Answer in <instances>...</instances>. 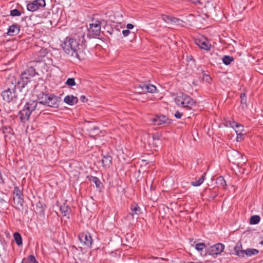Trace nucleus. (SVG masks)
Listing matches in <instances>:
<instances>
[{
	"label": "nucleus",
	"instance_id": "nucleus-1",
	"mask_svg": "<svg viewBox=\"0 0 263 263\" xmlns=\"http://www.w3.org/2000/svg\"><path fill=\"white\" fill-rule=\"evenodd\" d=\"M85 30H86V28H79L77 34H75L73 38L66 40L62 45L64 52L73 60L77 59L81 61L86 58V55L83 51L86 42Z\"/></svg>",
	"mask_w": 263,
	"mask_h": 263
},
{
	"label": "nucleus",
	"instance_id": "nucleus-2",
	"mask_svg": "<svg viewBox=\"0 0 263 263\" xmlns=\"http://www.w3.org/2000/svg\"><path fill=\"white\" fill-rule=\"evenodd\" d=\"M6 86L7 89L2 93V96L4 100L6 102L17 103L21 101L24 99L25 93H22V89L19 88L20 93L16 92V89L17 88L16 80L13 77L8 78L6 81Z\"/></svg>",
	"mask_w": 263,
	"mask_h": 263
},
{
	"label": "nucleus",
	"instance_id": "nucleus-3",
	"mask_svg": "<svg viewBox=\"0 0 263 263\" xmlns=\"http://www.w3.org/2000/svg\"><path fill=\"white\" fill-rule=\"evenodd\" d=\"M36 97L39 104L53 108L59 106V98L53 93L41 92L37 94Z\"/></svg>",
	"mask_w": 263,
	"mask_h": 263
},
{
	"label": "nucleus",
	"instance_id": "nucleus-4",
	"mask_svg": "<svg viewBox=\"0 0 263 263\" xmlns=\"http://www.w3.org/2000/svg\"><path fill=\"white\" fill-rule=\"evenodd\" d=\"M37 73L34 68L32 67H29L21 75V79L20 80L16 81L17 88H24L27 83L31 81L32 78Z\"/></svg>",
	"mask_w": 263,
	"mask_h": 263
},
{
	"label": "nucleus",
	"instance_id": "nucleus-5",
	"mask_svg": "<svg viewBox=\"0 0 263 263\" xmlns=\"http://www.w3.org/2000/svg\"><path fill=\"white\" fill-rule=\"evenodd\" d=\"M175 101L178 106H181L186 109H191L195 104V101L191 97L183 93L177 95Z\"/></svg>",
	"mask_w": 263,
	"mask_h": 263
},
{
	"label": "nucleus",
	"instance_id": "nucleus-6",
	"mask_svg": "<svg viewBox=\"0 0 263 263\" xmlns=\"http://www.w3.org/2000/svg\"><path fill=\"white\" fill-rule=\"evenodd\" d=\"M88 37H96L100 34L101 23L98 20L93 21V22L89 24V27L87 28Z\"/></svg>",
	"mask_w": 263,
	"mask_h": 263
},
{
	"label": "nucleus",
	"instance_id": "nucleus-7",
	"mask_svg": "<svg viewBox=\"0 0 263 263\" xmlns=\"http://www.w3.org/2000/svg\"><path fill=\"white\" fill-rule=\"evenodd\" d=\"M152 121L155 125H162L163 126L169 125L172 123L171 119L161 115H156L152 119Z\"/></svg>",
	"mask_w": 263,
	"mask_h": 263
},
{
	"label": "nucleus",
	"instance_id": "nucleus-8",
	"mask_svg": "<svg viewBox=\"0 0 263 263\" xmlns=\"http://www.w3.org/2000/svg\"><path fill=\"white\" fill-rule=\"evenodd\" d=\"M45 0H35L27 4V9L29 11L34 12L41 8L45 7Z\"/></svg>",
	"mask_w": 263,
	"mask_h": 263
},
{
	"label": "nucleus",
	"instance_id": "nucleus-9",
	"mask_svg": "<svg viewBox=\"0 0 263 263\" xmlns=\"http://www.w3.org/2000/svg\"><path fill=\"white\" fill-rule=\"evenodd\" d=\"M80 242L85 247L90 248L92 243V238L88 232L81 233L79 235Z\"/></svg>",
	"mask_w": 263,
	"mask_h": 263
},
{
	"label": "nucleus",
	"instance_id": "nucleus-10",
	"mask_svg": "<svg viewBox=\"0 0 263 263\" xmlns=\"http://www.w3.org/2000/svg\"><path fill=\"white\" fill-rule=\"evenodd\" d=\"M224 249V245L221 243H217L209 248L208 253L211 256H215L220 254Z\"/></svg>",
	"mask_w": 263,
	"mask_h": 263
},
{
	"label": "nucleus",
	"instance_id": "nucleus-11",
	"mask_svg": "<svg viewBox=\"0 0 263 263\" xmlns=\"http://www.w3.org/2000/svg\"><path fill=\"white\" fill-rule=\"evenodd\" d=\"M227 156L229 160L234 164H239L240 159H242L241 154L235 150L228 152Z\"/></svg>",
	"mask_w": 263,
	"mask_h": 263
},
{
	"label": "nucleus",
	"instance_id": "nucleus-12",
	"mask_svg": "<svg viewBox=\"0 0 263 263\" xmlns=\"http://www.w3.org/2000/svg\"><path fill=\"white\" fill-rule=\"evenodd\" d=\"M162 19L167 23H171L172 24H176L179 26H183L184 22L178 18L173 17L170 15H162Z\"/></svg>",
	"mask_w": 263,
	"mask_h": 263
},
{
	"label": "nucleus",
	"instance_id": "nucleus-13",
	"mask_svg": "<svg viewBox=\"0 0 263 263\" xmlns=\"http://www.w3.org/2000/svg\"><path fill=\"white\" fill-rule=\"evenodd\" d=\"M40 105L41 104H39V101L36 102V101L30 100L26 103L24 108L28 111H30L31 114L33 111L41 110Z\"/></svg>",
	"mask_w": 263,
	"mask_h": 263
},
{
	"label": "nucleus",
	"instance_id": "nucleus-14",
	"mask_svg": "<svg viewBox=\"0 0 263 263\" xmlns=\"http://www.w3.org/2000/svg\"><path fill=\"white\" fill-rule=\"evenodd\" d=\"M141 91V92H144V93L150 92L154 93L156 91V87L150 84L142 82L140 84Z\"/></svg>",
	"mask_w": 263,
	"mask_h": 263
},
{
	"label": "nucleus",
	"instance_id": "nucleus-15",
	"mask_svg": "<svg viewBox=\"0 0 263 263\" xmlns=\"http://www.w3.org/2000/svg\"><path fill=\"white\" fill-rule=\"evenodd\" d=\"M196 44L199 46L202 49H204L206 51H209L211 48V45L209 43V42L204 39V40H202L200 39H198L195 41Z\"/></svg>",
	"mask_w": 263,
	"mask_h": 263
},
{
	"label": "nucleus",
	"instance_id": "nucleus-16",
	"mask_svg": "<svg viewBox=\"0 0 263 263\" xmlns=\"http://www.w3.org/2000/svg\"><path fill=\"white\" fill-rule=\"evenodd\" d=\"M31 113L30 111H28L25 108H23L20 111L18 115L20 121L22 123H25L27 121L30 116Z\"/></svg>",
	"mask_w": 263,
	"mask_h": 263
},
{
	"label": "nucleus",
	"instance_id": "nucleus-17",
	"mask_svg": "<svg viewBox=\"0 0 263 263\" xmlns=\"http://www.w3.org/2000/svg\"><path fill=\"white\" fill-rule=\"evenodd\" d=\"M45 208V205L43 203L39 201L36 203L35 212L37 214H39L40 215H44Z\"/></svg>",
	"mask_w": 263,
	"mask_h": 263
},
{
	"label": "nucleus",
	"instance_id": "nucleus-18",
	"mask_svg": "<svg viewBox=\"0 0 263 263\" xmlns=\"http://www.w3.org/2000/svg\"><path fill=\"white\" fill-rule=\"evenodd\" d=\"M20 30L18 25L13 24L10 26L8 30L7 34L9 35H15L19 33Z\"/></svg>",
	"mask_w": 263,
	"mask_h": 263
},
{
	"label": "nucleus",
	"instance_id": "nucleus-19",
	"mask_svg": "<svg viewBox=\"0 0 263 263\" xmlns=\"http://www.w3.org/2000/svg\"><path fill=\"white\" fill-rule=\"evenodd\" d=\"M64 102H65L66 104L70 105H73L76 103H77L78 101V99L77 97H74L72 95L66 96L64 99Z\"/></svg>",
	"mask_w": 263,
	"mask_h": 263
},
{
	"label": "nucleus",
	"instance_id": "nucleus-20",
	"mask_svg": "<svg viewBox=\"0 0 263 263\" xmlns=\"http://www.w3.org/2000/svg\"><path fill=\"white\" fill-rule=\"evenodd\" d=\"M102 163L104 167H109L112 164V157L108 155L103 156L102 159Z\"/></svg>",
	"mask_w": 263,
	"mask_h": 263
},
{
	"label": "nucleus",
	"instance_id": "nucleus-21",
	"mask_svg": "<svg viewBox=\"0 0 263 263\" xmlns=\"http://www.w3.org/2000/svg\"><path fill=\"white\" fill-rule=\"evenodd\" d=\"M60 210L63 215V216L67 217L68 219H69V215L71 213L70 208L67 205L64 204L60 207Z\"/></svg>",
	"mask_w": 263,
	"mask_h": 263
},
{
	"label": "nucleus",
	"instance_id": "nucleus-22",
	"mask_svg": "<svg viewBox=\"0 0 263 263\" xmlns=\"http://www.w3.org/2000/svg\"><path fill=\"white\" fill-rule=\"evenodd\" d=\"M235 254L239 257H243L242 244L241 242H238L234 247Z\"/></svg>",
	"mask_w": 263,
	"mask_h": 263
},
{
	"label": "nucleus",
	"instance_id": "nucleus-23",
	"mask_svg": "<svg viewBox=\"0 0 263 263\" xmlns=\"http://www.w3.org/2000/svg\"><path fill=\"white\" fill-rule=\"evenodd\" d=\"M130 210L132 212L130 214L134 217V215H139L141 213V208L136 204L133 203L130 205Z\"/></svg>",
	"mask_w": 263,
	"mask_h": 263
},
{
	"label": "nucleus",
	"instance_id": "nucleus-24",
	"mask_svg": "<svg viewBox=\"0 0 263 263\" xmlns=\"http://www.w3.org/2000/svg\"><path fill=\"white\" fill-rule=\"evenodd\" d=\"M216 183L218 187L224 189L227 185L226 181L223 176L218 177L216 180Z\"/></svg>",
	"mask_w": 263,
	"mask_h": 263
},
{
	"label": "nucleus",
	"instance_id": "nucleus-25",
	"mask_svg": "<svg viewBox=\"0 0 263 263\" xmlns=\"http://www.w3.org/2000/svg\"><path fill=\"white\" fill-rule=\"evenodd\" d=\"M87 178L90 181L94 183L97 187L100 188L101 187L102 183L98 177L92 176H88Z\"/></svg>",
	"mask_w": 263,
	"mask_h": 263
},
{
	"label": "nucleus",
	"instance_id": "nucleus-26",
	"mask_svg": "<svg viewBox=\"0 0 263 263\" xmlns=\"http://www.w3.org/2000/svg\"><path fill=\"white\" fill-rule=\"evenodd\" d=\"M258 250L255 249H247L245 250H244V251H243V257L245 256V255H246L247 256L256 255L258 253Z\"/></svg>",
	"mask_w": 263,
	"mask_h": 263
},
{
	"label": "nucleus",
	"instance_id": "nucleus-27",
	"mask_svg": "<svg viewBox=\"0 0 263 263\" xmlns=\"http://www.w3.org/2000/svg\"><path fill=\"white\" fill-rule=\"evenodd\" d=\"M205 173L202 175V176L197 181L191 182V184L194 186H198L200 185L205 180Z\"/></svg>",
	"mask_w": 263,
	"mask_h": 263
},
{
	"label": "nucleus",
	"instance_id": "nucleus-28",
	"mask_svg": "<svg viewBox=\"0 0 263 263\" xmlns=\"http://www.w3.org/2000/svg\"><path fill=\"white\" fill-rule=\"evenodd\" d=\"M14 239L18 246L22 244V238L21 234L18 232H15L13 234Z\"/></svg>",
	"mask_w": 263,
	"mask_h": 263
},
{
	"label": "nucleus",
	"instance_id": "nucleus-29",
	"mask_svg": "<svg viewBox=\"0 0 263 263\" xmlns=\"http://www.w3.org/2000/svg\"><path fill=\"white\" fill-rule=\"evenodd\" d=\"M234 60V58L229 55H224L222 58V62L226 65H229Z\"/></svg>",
	"mask_w": 263,
	"mask_h": 263
},
{
	"label": "nucleus",
	"instance_id": "nucleus-30",
	"mask_svg": "<svg viewBox=\"0 0 263 263\" xmlns=\"http://www.w3.org/2000/svg\"><path fill=\"white\" fill-rule=\"evenodd\" d=\"M2 130L4 134L9 135H14V132L10 126H4L2 127Z\"/></svg>",
	"mask_w": 263,
	"mask_h": 263
},
{
	"label": "nucleus",
	"instance_id": "nucleus-31",
	"mask_svg": "<svg viewBox=\"0 0 263 263\" xmlns=\"http://www.w3.org/2000/svg\"><path fill=\"white\" fill-rule=\"evenodd\" d=\"M260 220V218L258 215H253L251 217L250 220V223L251 224H256L259 223Z\"/></svg>",
	"mask_w": 263,
	"mask_h": 263
},
{
	"label": "nucleus",
	"instance_id": "nucleus-32",
	"mask_svg": "<svg viewBox=\"0 0 263 263\" xmlns=\"http://www.w3.org/2000/svg\"><path fill=\"white\" fill-rule=\"evenodd\" d=\"M13 200L14 202L16 203L17 205L23 206L24 203V199L23 197H14Z\"/></svg>",
	"mask_w": 263,
	"mask_h": 263
},
{
	"label": "nucleus",
	"instance_id": "nucleus-33",
	"mask_svg": "<svg viewBox=\"0 0 263 263\" xmlns=\"http://www.w3.org/2000/svg\"><path fill=\"white\" fill-rule=\"evenodd\" d=\"M241 104H242V108L247 106V96L245 93H242L240 95Z\"/></svg>",
	"mask_w": 263,
	"mask_h": 263
},
{
	"label": "nucleus",
	"instance_id": "nucleus-34",
	"mask_svg": "<svg viewBox=\"0 0 263 263\" xmlns=\"http://www.w3.org/2000/svg\"><path fill=\"white\" fill-rule=\"evenodd\" d=\"M13 194L15 196L14 197H23V193L18 186L14 187Z\"/></svg>",
	"mask_w": 263,
	"mask_h": 263
},
{
	"label": "nucleus",
	"instance_id": "nucleus-35",
	"mask_svg": "<svg viewBox=\"0 0 263 263\" xmlns=\"http://www.w3.org/2000/svg\"><path fill=\"white\" fill-rule=\"evenodd\" d=\"M230 125L231 126V127H232V128H233L234 129L236 128H241L242 129L243 128V126L241 125V124L235 122V121H230Z\"/></svg>",
	"mask_w": 263,
	"mask_h": 263
},
{
	"label": "nucleus",
	"instance_id": "nucleus-36",
	"mask_svg": "<svg viewBox=\"0 0 263 263\" xmlns=\"http://www.w3.org/2000/svg\"><path fill=\"white\" fill-rule=\"evenodd\" d=\"M195 247L197 250L201 251L205 248V245L203 243H197Z\"/></svg>",
	"mask_w": 263,
	"mask_h": 263
},
{
	"label": "nucleus",
	"instance_id": "nucleus-37",
	"mask_svg": "<svg viewBox=\"0 0 263 263\" xmlns=\"http://www.w3.org/2000/svg\"><path fill=\"white\" fill-rule=\"evenodd\" d=\"M21 14V12L17 9H14L10 11V15L12 16H18Z\"/></svg>",
	"mask_w": 263,
	"mask_h": 263
},
{
	"label": "nucleus",
	"instance_id": "nucleus-38",
	"mask_svg": "<svg viewBox=\"0 0 263 263\" xmlns=\"http://www.w3.org/2000/svg\"><path fill=\"white\" fill-rule=\"evenodd\" d=\"M65 83L69 86H74L76 85L75 80L74 78H68Z\"/></svg>",
	"mask_w": 263,
	"mask_h": 263
},
{
	"label": "nucleus",
	"instance_id": "nucleus-39",
	"mask_svg": "<svg viewBox=\"0 0 263 263\" xmlns=\"http://www.w3.org/2000/svg\"><path fill=\"white\" fill-rule=\"evenodd\" d=\"M28 260V262L29 263H38L34 256L33 255H30L28 256V258H27Z\"/></svg>",
	"mask_w": 263,
	"mask_h": 263
},
{
	"label": "nucleus",
	"instance_id": "nucleus-40",
	"mask_svg": "<svg viewBox=\"0 0 263 263\" xmlns=\"http://www.w3.org/2000/svg\"><path fill=\"white\" fill-rule=\"evenodd\" d=\"M235 132L237 134V141H238V138H239V136H243L244 134L243 133H242V132L243 130V128L242 129L241 128H236L235 129Z\"/></svg>",
	"mask_w": 263,
	"mask_h": 263
},
{
	"label": "nucleus",
	"instance_id": "nucleus-41",
	"mask_svg": "<svg viewBox=\"0 0 263 263\" xmlns=\"http://www.w3.org/2000/svg\"><path fill=\"white\" fill-rule=\"evenodd\" d=\"M161 135L159 133H156L153 135V138L154 140H158L160 139Z\"/></svg>",
	"mask_w": 263,
	"mask_h": 263
},
{
	"label": "nucleus",
	"instance_id": "nucleus-42",
	"mask_svg": "<svg viewBox=\"0 0 263 263\" xmlns=\"http://www.w3.org/2000/svg\"><path fill=\"white\" fill-rule=\"evenodd\" d=\"M203 78L205 81H206L208 83H209L211 80L210 77L206 74H203Z\"/></svg>",
	"mask_w": 263,
	"mask_h": 263
},
{
	"label": "nucleus",
	"instance_id": "nucleus-43",
	"mask_svg": "<svg viewBox=\"0 0 263 263\" xmlns=\"http://www.w3.org/2000/svg\"><path fill=\"white\" fill-rule=\"evenodd\" d=\"M182 116V114L177 111L175 112L174 116L177 119H180Z\"/></svg>",
	"mask_w": 263,
	"mask_h": 263
},
{
	"label": "nucleus",
	"instance_id": "nucleus-44",
	"mask_svg": "<svg viewBox=\"0 0 263 263\" xmlns=\"http://www.w3.org/2000/svg\"><path fill=\"white\" fill-rule=\"evenodd\" d=\"M130 33V31L128 29L124 30L122 31V34L124 36H128Z\"/></svg>",
	"mask_w": 263,
	"mask_h": 263
},
{
	"label": "nucleus",
	"instance_id": "nucleus-45",
	"mask_svg": "<svg viewBox=\"0 0 263 263\" xmlns=\"http://www.w3.org/2000/svg\"><path fill=\"white\" fill-rule=\"evenodd\" d=\"M80 100L82 102H85L87 100V99H86V97L85 96H81L80 97Z\"/></svg>",
	"mask_w": 263,
	"mask_h": 263
},
{
	"label": "nucleus",
	"instance_id": "nucleus-46",
	"mask_svg": "<svg viewBox=\"0 0 263 263\" xmlns=\"http://www.w3.org/2000/svg\"><path fill=\"white\" fill-rule=\"evenodd\" d=\"M127 29H132L134 28V26L132 24H127L126 25Z\"/></svg>",
	"mask_w": 263,
	"mask_h": 263
},
{
	"label": "nucleus",
	"instance_id": "nucleus-47",
	"mask_svg": "<svg viewBox=\"0 0 263 263\" xmlns=\"http://www.w3.org/2000/svg\"><path fill=\"white\" fill-rule=\"evenodd\" d=\"M137 90H138V92L140 93H144V92H141V87L140 86V84L138 85V87H137Z\"/></svg>",
	"mask_w": 263,
	"mask_h": 263
},
{
	"label": "nucleus",
	"instance_id": "nucleus-48",
	"mask_svg": "<svg viewBox=\"0 0 263 263\" xmlns=\"http://www.w3.org/2000/svg\"><path fill=\"white\" fill-rule=\"evenodd\" d=\"M21 263H28L27 258H24L21 261Z\"/></svg>",
	"mask_w": 263,
	"mask_h": 263
},
{
	"label": "nucleus",
	"instance_id": "nucleus-49",
	"mask_svg": "<svg viewBox=\"0 0 263 263\" xmlns=\"http://www.w3.org/2000/svg\"><path fill=\"white\" fill-rule=\"evenodd\" d=\"M242 136H239V138H238V141H239L240 140L239 139H241Z\"/></svg>",
	"mask_w": 263,
	"mask_h": 263
},
{
	"label": "nucleus",
	"instance_id": "nucleus-50",
	"mask_svg": "<svg viewBox=\"0 0 263 263\" xmlns=\"http://www.w3.org/2000/svg\"><path fill=\"white\" fill-rule=\"evenodd\" d=\"M93 129H94V130H96V129L98 130V129H99V128H98V127H95L93 128Z\"/></svg>",
	"mask_w": 263,
	"mask_h": 263
}]
</instances>
